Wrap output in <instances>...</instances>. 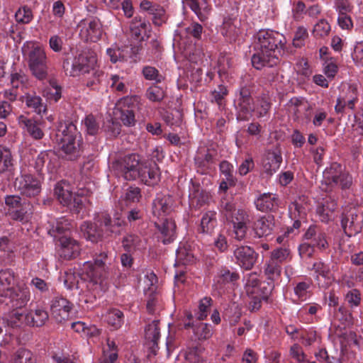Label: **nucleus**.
Returning <instances> with one entry per match:
<instances>
[{
  "label": "nucleus",
  "mask_w": 363,
  "mask_h": 363,
  "mask_svg": "<svg viewBox=\"0 0 363 363\" xmlns=\"http://www.w3.org/2000/svg\"><path fill=\"white\" fill-rule=\"evenodd\" d=\"M256 52L251 58L256 69L273 67L280 62L286 43L285 37L274 30H260L257 34Z\"/></svg>",
  "instance_id": "nucleus-1"
},
{
  "label": "nucleus",
  "mask_w": 363,
  "mask_h": 363,
  "mask_svg": "<svg viewBox=\"0 0 363 363\" xmlns=\"http://www.w3.org/2000/svg\"><path fill=\"white\" fill-rule=\"evenodd\" d=\"M60 128L57 134L60 150L67 160H77L83 152L80 133L73 123L61 125Z\"/></svg>",
  "instance_id": "nucleus-2"
},
{
  "label": "nucleus",
  "mask_w": 363,
  "mask_h": 363,
  "mask_svg": "<svg viewBox=\"0 0 363 363\" xmlns=\"http://www.w3.org/2000/svg\"><path fill=\"white\" fill-rule=\"evenodd\" d=\"M54 194L62 205L67 206L72 213L76 214L80 212L88 201L83 190L73 195L69 182L65 180L56 184Z\"/></svg>",
  "instance_id": "nucleus-3"
},
{
  "label": "nucleus",
  "mask_w": 363,
  "mask_h": 363,
  "mask_svg": "<svg viewBox=\"0 0 363 363\" xmlns=\"http://www.w3.org/2000/svg\"><path fill=\"white\" fill-rule=\"evenodd\" d=\"M96 63V56L89 52H82L70 62L69 59L63 61L62 67L66 74L75 77L81 74L89 73L94 70Z\"/></svg>",
  "instance_id": "nucleus-4"
},
{
  "label": "nucleus",
  "mask_w": 363,
  "mask_h": 363,
  "mask_svg": "<svg viewBox=\"0 0 363 363\" xmlns=\"http://www.w3.org/2000/svg\"><path fill=\"white\" fill-rule=\"evenodd\" d=\"M28 64L33 76L39 80L47 78L48 74V59L44 49L33 45L28 53Z\"/></svg>",
  "instance_id": "nucleus-5"
},
{
  "label": "nucleus",
  "mask_w": 363,
  "mask_h": 363,
  "mask_svg": "<svg viewBox=\"0 0 363 363\" xmlns=\"http://www.w3.org/2000/svg\"><path fill=\"white\" fill-rule=\"evenodd\" d=\"M235 106L238 121H248L252 116L255 108L251 91L248 87L242 86L240 88L239 97L235 102Z\"/></svg>",
  "instance_id": "nucleus-6"
},
{
  "label": "nucleus",
  "mask_w": 363,
  "mask_h": 363,
  "mask_svg": "<svg viewBox=\"0 0 363 363\" xmlns=\"http://www.w3.org/2000/svg\"><path fill=\"white\" fill-rule=\"evenodd\" d=\"M363 225V215L355 208H350L341 216V226L348 237L360 233Z\"/></svg>",
  "instance_id": "nucleus-7"
},
{
  "label": "nucleus",
  "mask_w": 363,
  "mask_h": 363,
  "mask_svg": "<svg viewBox=\"0 0 363 363\" xmlns=\"http://www.w3.org/2000/svg\"><path fill=\"white\" fill-rule=\"evenodd\" d=\"M79 35L84 41H98L102 35V26L99 18L94 17L86 18L78 23Z\"/></svg>",
  "instance_id": "nucleus-8"
},
{
  "label": "nucleus",
  "mask_w": 363,
  "mask_h": 363,
  "mask_svg": "<svg viewBox=\"0 0 363 363\" xmlns=\"http://www.w3.org/2000/svg\"><path fill=\"white\" fill-rule=\"evenodd\" d=\"M15 188L21 194L27 197H35L41 191V183L35 177L29 174H22L14 182Z\"/></svg>",
  "instance_id": "nucleus-9"
},
{
  "label": "nucleus",
  "mask_w": 363,
  "mask_h": 363,
  "mask_svg": "<svg viewBox=\"0 0 363 363\" xmlns=\"http://www.w3.org/2000/svg\"><path fill=\"white\" fill-rule=\"evenodd\" d=\"M140 164L138 155L130 154L118 160L116 163V168L125 180H135Z\"/></svg>",
  "instance_id": "nucleus-10"
},
{
  "label": "nucleus",
  "mask_w": 363,
  "mask_h": 363,
  "mask_svg": "<svg viewBox=\"0 0 363 363\" xmlns=\"http://www.w3.org/2000/svg\"><path fill=\"white\" fill-rule=\"evenodd\" d=\"M235 262L245 270L253 268L258 259V253L247 245H237L233 250Z\"/></svg>",
  "instance_id": "nucleus-11"
},
{
  "label": "nucleus",
  "mask_w": 363,
  "mask_h": 363,
  "mask_svg": "<svg viewBox=\"0 0 363 363\" xmlns=\"http://www.w3.org/2000/svg\"><path fill=\"white\" fill-rule=\"evenodd\" d=\"M137 174L135 179H139L148 186L155 185L160 179V168L155 161L141 163Z\"/></svg>",
  "instance_id": "nucleus-12"
},
{
  "label": "nucleus",
  "mask_w": 363,
  "mask_h": 363,
  "mask_svg": "<svg viewBox=\"0 0 363 363\" xmlns=\"http://www.w3.org/2000/svg\"><path fill=\"white\" fill-rule=\"evenodd\" d=\"M155 227L160 233L158 238L164 245L174 241L176 238V223L171 218L162 217L154 221Z\"/></svg>",
  "instance_id": "nucleus-13"
},
{
  "label": "nucleus",
  "mask_w": 363,
  "mask_h": 363,
  "mask_svg": "<svg viewBox=\"0 0 363 363\" xmlns=\"http://www.w3.org/2000/svg\"><path fill=\"white\" fill-rule=\"evenodd\" d=\"M108 256L106 252L100 253L94 259V262H86L83 265L82 271L94 281L103 277L105 271L106 260Z\"/></svg>",
  "instance_id": "nucleus-14"
},
{
  "label": "nucleus",
  "mask_w": 363,
  "mask_h": 363,
  "mask_svg": "<svg viewBox=\"0 0 363 363\" xmlns=\"http://www.w3.org/2000/svg\"><path fill=\"white\" fill-rule=\"evenodd\" d=\"M73 304L62 296H56L52 301L51 313L56 321L61 323L69 317Z\"/></svg>",
  "instance_id": "nucleus-15"
},
{
  "label": "nucleus",
  "mask_w": 363,
  "mask_h": 363,
  "mask_svg": "<svg viewBox=\"0 0 363 363\" xmlns=\"http://www.w3.org/2000/svg\"><path fill=\"white\" fill-rule=\"evenodd\" d=\"M174 201L169 194H158L152 203V213L157 218L166 217L173 206Z\"/></svg>",
  "instance_id": "nucleus-16"
},
{
  "label": "nucleus",
  "mask_w": 363,
  "mask_h": 363,
  "mask_svg": "<svg viewBox=\"0 0 363 363\" xmlns=\"http://www.w3.org/2000/svg\"><path fill=\"white\" fill-rule=\"evenodd\" d=\"M60 246V257L65 259L69 260L78 257L80 254L81 247L78 241L67 236L63 235L59 238Z\"/></svg>",
  "instance_id": "nucleus-17"
},
{
  "label": "nucleus",
  "mask_w": 363,
  "mask_h": 363,
  "mask_svg": "<svg viewBox=\"0 0 363 363\" xmlns=\"http://www.w3.org/2000/svg\"><path fill=\"white\" fill-rule=\"evenodd\" d=\"M281 162V153L278 147H276L274 150H268L266 152L265 157L262 162L264 172L269 175H272L277 169H279Z\"/></svg>",
  "instance_id": "nucleus-18"
},
{
  "label": "nucleus",
  "mask_w": 363,
  "mask_h": 363,
  "mask_svg": "<svg viewBox=\"0 0 363 363\" xmlns=\"http://www.w3.org/2000/svg\"><path fill=\"white\" fill-rule=\"evenodd\" d=\"M274 227V217L271 215H267L260 217L255 220L252 228L255 237L260 238L272 234Z\"/></svg>",
  "instance_id": "nucleus-19"
},
{
  "label": "nucleus",
  "mask_w": 363,
  "mask_h": 363,
  "mask_svg": "<svg viewBox=\"0 0 363 363\" xmlns=\"http://www.w3.org/2000/svg\"><path fill=\"white\" fill-rule=\"evenodd\" d=\"M127 100L121 102L115 110V115L125 126H133L136 123L134 110L128 106Z\"/></svg>",
  "instance_id": "nucleus-20"
},
{
  "label": "nucleus",
  "mask_w": 363,
  "mask_h": 363,
  "mask_svg": "<svg viewBox=\"0 0 363 363\" xmlns=\"http://www.w3.org/2000/svg\"><path fill=\"white\" fill-rule=\"evenodd\" d=\"M80 228L86 239L91 242L96 243L105 237L102 227L100 228L95 223L84 221Z\"/></svg>",
  "instance_id": "nucleus-21"
},
{
  "label": "nucleus",
  "mask_w": 363,
  "mask_h": 363,
  "mask_svg": "<svg viewBox=\"0 0 363 363\" xmlns=\"http://www.w3.org/2000/svg\"><path fill=\"white\" fill-rule=\"evenodd\" d=\"M189 199L191 204L193 206L200 208L203 206L208 203L211 199V195L208 191L202 189L199 184L192 183Z\"/></svg>",
  "instance_id": "nucleus-22"
},
{
  "label": "nucleus",
  "mask_w": 363,
  "mask_h": 363,
  "mask_svg": "<svg viewBox=\"0 0 363 363\" xmlns=\"http://www.w3.org/2000/svg\"><path fill=\"white\" fill-rule=\"evenodd\" d=\"M159 323V320H153L146 326L145 330L147 344L155 354L158 349L157 341L160 336Z\"/></svg>",
  "instance_id": "nucleus-23"
},
{
  "label": "nucleus",
  "mask_w": 363,
  "mask_h": 363,
  "mask_svg": "<svg viewBox=\"0 0 363 363\" xmlns=\"http://www.w3.org/2000/svg\"><path fill=\"white\" fill-rule=\"evenodd\" d=\"M182 2L195 13L201 21L208 19L210 9L206 0H182Z\"/></svg>",
  "instance_id": "nucleus-24"
},
{
  "label": "nucleus",
  "mask_w": 363,
  "mask_h": 363,
  "mask_svg": "<svg viewBox=\"0 0 363 363\" xmlns=\"http://www.w3.org/2000/svg\"><path fill=\"white\" fill-rule=\"evenodd\" d=\"M13 273L10 269L0 271V303H4L1 298H7L14 289L11 285L13 281Z\"/></svg>",
  "instance_id": "nucleus-25"
},
{
  "label": "nucleus",
  "mask_w": 363,
  "mask_h": 363,
  "mask_svg": "<svg viewBox=\"0 0 363 363\" xmlns=\"http://www.w3.org/2000/svg\"><path fill=\"white\" fill-rule=\"evenodd\" d=\"M291 217L296 219L293 223L292 227L288 228L284 232V235L292 233L294 230H298L301 225V220L305 218L306 212L305 208L301 204L296 201L291 203L289 206Z\"/></svg>",
  "instance_id": "nucleus-26"
},
{
  "label": "nucleus",
  "mask_w": 363,
  "mask_h": 363,
  "mask_svg": "<svg viewBox=\"0 0 363 363\" xmlns=\"http://www.w3.org/2000/svg\"><path fill=\"white\" fill-rule=\"evenodd\" d=\"M343 172L342 165L337 162H333L329 167L323 172V178L326 185L333 187L339 183V177Z\"/></svg>",
  "instance_id": "nucleus-27"
},
{
  "label": "nucleus",
  "mask_w": 363,
  "mask_h": 363,
  "mask_svg": "<svg viewBox=\"0 0 363 363\" xmlns=\"http://www.w3.org/2000/svg\"><path fill=\"white\" fill-rule=\"evenodd\" d=\"M33 213V207L28 200H25L21 205L9 212V216L14 220L28 221Z\"/></svg>",
  "instance_id": "nucleus-28"
},
{
  "label": "nucleus",
  "mask_w": 363,
  "mask_h": 363,
  "mask_svg": "<svg viewBox=\"0 0 363 363\" xmlns=\"http://www.w3.org/2000/svg\"><path fill=\"white\" fill-rule=\"evenodd\" d=\"M216 163L215 156L208 151L204 155H197L195 157V164L198 172L201 174H208Z\"/></svg>",
  "instance_id": "nucleus-29"
},
{
  "label": "nucleus",
  "mask_w": 363,
  "mask_h": 363,
  "mask_svg": "<svg viewBox=\"0 0 363 363\" xmlns=\"http://www.w3.org/2000/svg\"><path fill=\"white\" fill-rule=\"evenodd\" d=\"M255 203L259 211H272L278 206V199L272 194H263L255 201Z\"/></svg>",
  "instance_id": "nucleus-30"
},
{
  "label": "nucleus",
  "mask_w": 363,
  "mask_h": 363,
  "mask_svg": "<svg viewBox=\"0 0 363 363\" xmlns=\"http://www.w3.org/2000/svg\"><path fill=\"white\" fill-rule=\"evenodd\" d=\"M97 222L99 223L101 227L104 230L105 237L118 236L120 235V231L116 230L113 218L107 213H102L97 216Z\"/></svg>",
  "instance_id": "nucleus-31"
},
{
  "label": "nucleus",
  "mask_w": 363,
  "mask_h": 363,
  "mask_svg": "<svg viewBox=\"0 0 363 363\" xmlns=\"http://www.w3.org/2000/svg\"><path fill=\"white\" fill-rule=\"evenodd\" d=\"M73 228V223L70 220L62 218L56 222L55 225H52L48 233L51 236L59 239L61 236H67L68 233H69Z\"/></svg>",
  "instance_id": "nucleus-32"
},
{
  "label": "nucleus",
  "mask_w": 363,
  "mask_h": 363,
  "mask_svg": "<svg viewBox=\"0 0 363 363\" xmlns=\"http://www.w3.org/2000/svg\"><path fill=\"white\" fill-rule=\"evenodd\" d=\"M13 302V306L16 308H21L25 306L30 300V292L28 289H14L11 294L8 295Z\"/></svg>",
  "instance_id": "nucleus-33"
},
{
  "label": "nucleus",
  "mask_w": 363,
  "mask_h": 363,
  "mask_svg": "<svg viewBox=\"0 0 363 363\" xmlns=\"http://www.w3.org/2000/svg\"><path fill=\"white\" fill-rule=\"evenodd\" d=\"M150 27V24L146 21L143 20L140 16L134 17L130 25L132 37H134L136 39L141 37L140 41L143 40L142 35L143 33L145 34Z\"/></svg>",
  "instance_id": "nucleus-34"
},
{
  "label": "nucleus",
  "mask_w": 363,
  "mask_h": 363,
  "mask_svg": "<svg viewBox=\"0 0 363 363\" xmlns=\"http://www.w3.org/2000/svg\"><path fill=\"white\" fill-rule=\"evenodd\" d=\"M216 225V213L213 211L205 213L201 220L199 232L203 234H211Z\"/></svg>",
  "instance_id": "nucleus-35"
},
{
  "label": "nucleus",
  "mask_w": 363,
  "mask_h": 363,
  "mask_svg": "<svg viewBox=\"0 0 363 363\" xmlns=\"http://www.w3.org/2000/svg\"><path fill=\"white\" fill-rule=\"evenodd\" d=\"M186 359L189 363H208L205 349L201 346L191 347L186 352Z\"/></svg>",
  "instance_id": "nucleus-36"
},
{
  "label": "nucleus",
  "mask_w": 363,
  "mask_h": 363,
  "mask_svg": "<svg viewBox=\"0 0 363 363\" xmlns=\"http://www.w3.org/2000/svg\"><path fill=\"white\" fill-rule=\"evenodd\" d=\"M104 82V72L94 70L92 72V78H90L86 81V85L92 90L103 93L104 91H106V86Z\"/></svg>",
  "instance_id": "nucleus-37"
},
{
  "label": "nucleus",
  "mask_w": 363,
  "mask_h": 363,
  "mask_svg": "<svg viewBox=\"0 0 363 363\" xmlns=\"http://www.w3.org/2000/svg\"><path fill=\"white\" fill-rule=\"evenodd\" d=\"M48 320V312L43 309H36L28 313V325L41 327Z\"/></svg>",
  "instance_id": "nucleus-38"
},
{
  "label": "nucleus",
  "mask_w": 363,
  "mask_h": 363,
  "mask_svg": "<svg viewBox=\"0 0 363 363\" xmlns=\"http://www.w3.org/2000/svg\"><path fill=\"white\" fill-rule=\"evenodd\" d=\"M26 104L28 107L33 108L35 112L40 114L46 110L45 106L42 103V99L35 94H27L25 96Z\"/></svg>",
  "instance_id": "nucleus-39"
},
{
  "label": "nucleus",
  "mask_w": 363,
  "mask_h": 363,
  "mask_svg": "<svg viewBox=\"0 0 363 363\" xmlns=\"http://www.w3.org/2000/svg\"><path fill=\"white\" fill-rule=\"evenodd\" d=\"M17 309L10 313L8 320L9 325L12 328H19L23 325H28V313H20Z\"/></svg>",
  "instance_id": "nucleus-40"
},
{
  "label": "nucleus",
  "mask_w": 363,
  "mask_h": 363,
  "mask_svg": "<svg viewBox=\"0 0 363 363\" xmlns=\"http://www.w3.org/2000/svg\"><path fill=\"white\" fill-rule=\"evenodd\" d=\"M13 167V160L9 150L0 147V174L11 172Z\"/></svg>",
  "instance_id": "nucleus-41"
},
{
  "label": "nucleus",
  "mask_w": 363,
  "mask_h": 363,
  "mask_svg": "<svg viewBox=\"0 0 363 363\" xmlns=\"http://www.w3.org/2000/svg\"><path fill=\"white\" fill-rule=\"evenodd\" d=\"M184 328L186 329L193 328L194 333L198 336L199 340H206L211 335V326L206 323H200L194 327L193 323L189 322L184 324Z\"/></svg>",
  "instance_id": "nucleus-42"
},
{
  "label": "nucleus",
  "mask_w": 363,
  "mask_h": 363,
  "mask_svg": "<svg viewBox=\"0 0 363 363\" xmlns=\"http://www.w3.org/2000/svg\"><path fill=\"white\" fill-rule=\"evenodd\" d=\"M13 363H36V360L30 350L19 348L13 354Z\"/></svg>",
  "instance_id": "nucleus-43"
},
{
  "label": "nucleus",
  "mask_w": 363,
  "mask_h": 363,
  "mask_svg": "<svg viewBox=\"0 0 363 363\" xmlns=\"http://www.w3.org/2000/svg\"><path fill=\"white\" fill-rule=\"evenodd\" d=\"M107 323L115 329L119 328L123 323V313L118 309H111L106 314Z\"/></svg>",
  "instance_id": "nucleus-44"
},
{
  "label": "nucleus",
  "mask_w": 363,
  "mask_h": 363,
  "mask_svg": "<svg viewBox=\"0 0 363 363\" xmlns=\"http://www.w3.org/2000/svg\"><path fill=\"white\" fill-rule=\"evenodd\" d=\"M270 108V99L266 94H262L257 99V106L255 111L258 118H262L268 113Z\"/></svg>",
  "instance_id": "nucleus-45"
},
{
  "label": "nucleus",
  "mask_w": 363,
  "mask_h": 363,
  "mask_svg": "<svg viewBox=\"0 0 363 363\" xmlns=\"http://www.w3.org/2000/svg\"><path fill=\"white\" fill-rule=\"evenodd\" d=\"M142 74L146 80L155 81L156 83H160L164 80V77L155 67L145 66L143 68Z\"/></svg>",
  "instance_id": "nucleus-46"
},
{
  "label": "nucleus",
  "mask_w": 363,
  "mask_h": 363,
  "mask_svg": "<svg viewBox=\"0 0 363 363\" xmlns=\"http://www.w3.org/2000/svg\"><path fill=\"white\" fill-rule=\"evenodd\" d=\"M239 274L235 272H230L227 268H222L218 275V283L225 284L237 281L239 279Z\"/></svg>",
  "instance_id": "nucleus-47"
},
{
  "label": "nucleus",
  "mask_w": 363,
  "mask_h": 363,
  "mask_svg": "<svg viewBox=\"0 0 363 363\" xmlns=\"http://www.w3.org/2000/svg\"><path fill=\"white\" fill-rule=\"evenodd\" d=\"M220 170L224 178L230 183V186H234L236 179L233 176V167L228 161L223 160L220 163Z\"/></svg>",
  "instance_id": "nucleus-48"
},
{
  "label": "nucleus",
  "mask_w": 363,
  "mask_h": 363,
  "mask_svg": "<svg viewBox=\"0 0 363 363\" xmlns=\"http://www.w3.org/2000/svg\"><path fill=\"white\" fill-rule=\"evenodd\" d=\"M264 273L269 281H274V280L280 275L281 267L277 262L269 259L266 264Z\"/></svg>",
  "instance_id": "nucleus-49"
},
{
  "label": "nucleus",
  "mask_w": 363,
  "mask_h": 363,
  "mask_svg": "<svg viewBox=\"0 0 363 363\" xmlns=\"http://www.w3.org/2000/svg\"><path fill=\"white\" fill-rule=\"evenodd\" d=\"M140 242V239L138 235L130 234L123 238L122 246L127 252H132L135 250Z\"/></svg>",
  "instance_id": "nucleus-50"
},
{
  "label": "nucleus",
  "mask_w": 363,
  "mask_h": 363,
  "mask_svg": "<svg viewBox=\"0 0 363 363\" xmlns=\"http://www.w3.org/2000/svg\"><path fill=\"white\" fill-rule=\"evenodd\" d=\"M274 288V281L269 280L267 281H263L259 284V286L256 291L257 293L255 294H257L258 296H261L264 301H267Z\"/></svg>",
  "instance_id": "nucleus-51"
},
{
  "label": "nucleus",
  "mask_w": 363,
  "mask_h": 363,
  "mask_svg": "<svg viewBox=\"0 0 363 363\" xmlns=\"http://www.w3.org/2000/svg\"><path fill=\"white\" fill-rule=\"evenodd\" d=\"M227 220H229L233 224L249 223L250 216L248 213L243 209H236L231 216H228Z\"/></svg>",
  "instance_id": "nucleus-52"
},
{
  "label": "nucleus",
  "mask_w": 363,
  "mask_h": 363,
  "mask_svg": "<svg viewBox=\"0 0 363 363\" xmlns=\"http://www.w3.org/2000/svg\"><path fill=\"white\" fill-rule=\"evenodd\" d=\"M146 96L152 101L160 102L164 98L165 92L160 86L153 85L147 89Z\"/></svg>",
  "instance_id": "nucleus-53"
},
{
  "label": "nucleus",
  "mask_w": 363,
  "mask_h": 363,
  "mask_svg": "<svg viewBox=\"0 0 363 363\" xmlns=\"http://www.w3.org/2000/svg\"><path fill=\"white\" fill-rule=\"evenodd\" d=\"M330 30V24L325 19H321L314 26L313 34L315 38H323L329 34Z\"/></svg>",
  "instance_id": "nucleus-54"
},
{
  "label": "nucleus",
  "mask_w": 363,
  "mask_h": 363,
  "mask_svg": "<svg viewBox=\"0 0 363 363\" xmlns=\"http://www.w3.org/2000/svg\"><path fill=\"white\" fill-rule=\"evenodd\" d=\"M211 303L212 299L210 297H204L199 301V311L196 314L198 320H203L207 317Z\"/></svg>",
  "instance_id": "nucleus-55"
},
{
  "label": "nucleus",
  "mask_w": 363,
  "mask_h": 363,
  "mask_svg": "<svg viewBox=\"0 0 363 363\" xmlns=\"http://www.w3.org/2000/svg\"><path fill=\"white\" fill-rule=\"evenodd\" d=\"M15 17L18 23L26 24L32 21L33 13L30 8L25 6L16 12Z\"/></svg>",
  "instance_id": "nucleus-56"
},
{
  "label": "nucleus",
  "mask_w": 363,
  "mask_h": 363,
  "mask_svg": "<svg viewBox=\"0 0 363 363\" xmlns=\"http://www.w3.org/2000/svg\"><path fill=\"white\" fill-rule=\"evenodd\" d=\"M25 125L29 134L35 140H40L44 136V133L41 130L38 123L32 120H26Z\"/></svg>",
  "instance_id": "nucleus-57"
},
{
  "label": "nucleus",
  "mask_w": 363,
  "mask_h": 363,
  "mask_svg": "<svg viewBox=\"0 0 363 363\" xmlns=\"http://www.w3.org/2000/svg\"><path fill=\"white\" fill-rule=\"evenodd\" d=\"M150 15L153 16L152 22L157 26H162L167 21L165 10L160 5L157 4L155 8L152 9Z\"/></svg>",
  "instance_id": "nucleus-58"
},
{
  "label": "nucleus",
  "mask_w": 363,
  "mask_h": 363,
  "mask_svg": "<svg viewBox=\"0 0 363 363\" xmlns=\"http://www.w3.org/2000/svg\"><path fill=\"white\" fill-rule=\"evenodd\" d=\"M290 255V250L287 247H279L274 250L271 253L270 260L280 264L286 260Z\"/></svg>",
  "instance_id": "nucleus-59"
},
{
  "label": "nucleus",
  "mask_w": 363,
  "mask_h": 363,
  "mask_svg": "<svg viewBox=\"0 0 363 363\" xmlns=\"http://www.w3.org/2000/svg\"><path fill=\"white\" fill-rule=\"evenodd\" d=\"M50 160V154L47 151H43L35 159V168L38 172H41L45 167L49 169Z\"/></svg>",
  "instance_id": "nucleus-60"
},
{
  "label": "nucleus",
  "mask_w": 363,
  "mask_h": 363,
  "mask_svg": "<svg viewBox=\"0 0 363 363\" xmlns=\"http://www.w3.org/2000/svg\"><path fill=\"white\" fill-rule=\"evenodd\" d=\"M147 300L146 308L149 313H154L156 311V307L158 303V295L153 290V289L149 288L148 293L146 294Z\"/></svg>",
  "instance_id": "nucleus-61"
},
{
  "label": "nucleus",
  "mask_w": 363,
  "mask_h": 363,
  "mask_svg": "<svg viewBox=\"0 0 363 363\" xmlns=\"http://www.w3.org/2000/svg\"><path fill=\"white\" fill-rule=\"evenodd\" d=\"M50 85L51 87L47 91V96L48 99L57 102L62 96V88L55 80H50Z\"/></svg>",
  "instance_id": "nucleus-62"
},
{
  "label": "nucleus",
  "mask_w": 363,
  "mask_h": 363,
  "mask_svg": "<svg viewBox=\"0 0 363 363\" xmlns=\"http://www.w3.org/2000/svg\"><path fill=\"white\" fill-rule=\"evenodd\" d=\"M141 197L140 189L137 186H130L125 194V200L129 203L139 202Z\"/></svg>",
  "instance_id": "nucleus-63"
},
{
  "label": "nucleus",
  "mask_w": 363,
  "mask_h": 363,
  "mask_svg": "<svg viewBox=\"0 0 363 363\" xmlns=\"http://www.w3.org/2000/svg\"><path fill=\"white\" fill-rule=\"evenodd\" d=\"M290 355L297 363H308V361L306 358V354L298 344H294L291 347Z\"/></svg>",
  "instance_id": "nucleus-64"
}]
</instances>
